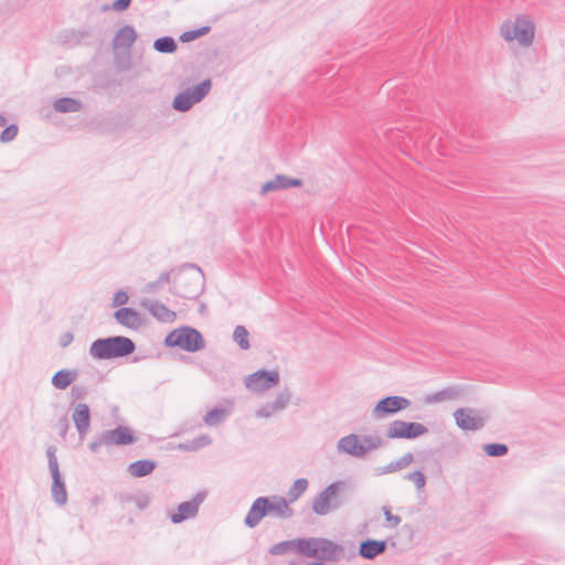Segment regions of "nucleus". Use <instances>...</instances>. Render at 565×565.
Instances as JSON below:
<instances>
[{"mask_svg": "<svg viewBox=\"0 0 565 565\" xmlns=\"http://www.w3.org/2000/svg\"><path fill=\"white\" fill-rule=\"evenodd\" d=\"M302 542L303 537H297L294 540L281 541L279 543L274 544L269 548V554L271 555H285L292 551H296L299 555L302 556Z\"/></svg>", "mask_w": 565, "mask_h": 565, "instance_id": "nucleus-23", "label": "nucleus"}, {"mask_svg": "<svg viewBox=\"0 0 565 565\" xmlns=\"http://www.w3.org/2000/svg\"><path fill=\"white\" fill-rule=\"evenodd\" d=\"M210 31H211V26H209V25H204L199 29L185 31L180 35V41L183 43L191 42V41H194L203 35H206Z\"/></svg>", "mask_w": 565, "mask_h": 565, "instance_id": "nucleus-34", "label": "nucleus"}, {"mask_svg": "<svg viewBox=\"0 0 565 565\" xmlns=\"http://www.w3.org/2000/svg\"><path fill=\"white\" fill-rule=\"evenodd\" d=\"M402 530H403V531H407V532H409V534H412V533H413V529H412V526H411V525H408V524L403 525Z\"/></svg>", "mask_w": 565, "mask_h": 565, "instance_id": "nucleus-51", "label": "nucleus"}, {"mask_svg": "<svg viewBox=\"0 0 565 565\" xmlns=\"http://www.w3.org/2000/svg\"><path fill=\"white\" fill-rule=\"evenodd\" d=\"M302 556L313 562H339L344 557V548L337 542L327 537H303Z\"/></svg>", "mask_w": 565, "mask_h": 565, "instance_id": "nucleus-4", "label": "nucleus"}, {"mask_svg": "<svg viewBox=\"0 0 565 565\" xmlns=\"http://www.w3.org/2000/svg\"><path fill=\"white\" fill-rule=\"evenodd\" d=\"M140 305L160 322H172L175 319V312L158 300L145 298L141 300Z\"/></svg>", "mask_w": 565, "mask_h": 565, "instance_id": "nucleus-19", "label": "nucleus"}, {"mask_svg": "<svg viewBox=\"0 0 565 565\" xmlns=\"http://www.w3.org/2000/svg\"><path fill=\"white\" fill-rule=\"evenodd\" d=\"M290 397H291V394L290 392L288 391V388H285L282 392H280L277 397L270 402L274 406V409H276L277 412L279 411H282L286 408V406L288 405L289 401H290Z\"/></svg>", "mask_w": 565, "mask_h": 565, "instance_id": "nucleus-36", "label": "nucleus"}, {"mask_svg": "<svg viewBox=\"0 0 565 565\" xmlns=\"http://www.w3.org/2000/svg\"><path fill=\"white\" fill-rule=\"evenodd\" d=\"M270 514L280 519H289L294 515V510L288 505L285 497H258L252 503L244 523L247 527L254 529L265 516Z\"/></svg>", "mask_w": 565, "mask_h": 565, "instance_id": "nucleus-1", "label": "nucleus"}, {"mask_svg": "<svg viewBox=\"0 0 565 565\" xmlns=\"http://www.w3.org/2000/svg\"><path fill=\"white\" fill-rule=\"evenodd\" d=\"M178 449L183 450V451H196V450H199L196 445H195L194 439L188 440L185 443H180L178 445Z\"/></svg>", "mask_w": 565, "mask_h": 565, "instance_id": "nucleus-48", "label": "nucleus"}, {"mask_svg": "<svg viewBox=\"0 0 565 565\" xmlns=\"http://www.w3.org/2000/svg\"><path fill=\"white\" fill-rule=\"evenodd\" d=\"M204 275L195 264H184L174 271L170 292L183 299H196L203 291Z\"/></svg>", "mask_w": 565, "mask_h": 565, "instance_id": "nucleus-2", "label": "nucleus"}, {"mask_svg": "<svg viewBox=\"0 0 565 565\" xmlns=\"http://www.w3.org/2000/svg\"><path fill=\"white\" fill-rule=\"evenodd\" d=\"M153 49L159 53L172 54L178 50V44L172 36L166 35L154 40Z\"/></svg>", "mask_w": 565, "mask_h": 565, "instance_id": "nucleus-29", "label": "nucleus"}, {"mask_svg": "<svg viewBox=\"0 0 565 565\" xmlns=\"http://www.w3.org/2000/svg\"><path fill=\"white\" fill-rule=\"evenodd\" d=\"M248 335L249 333L244 326H237L233 332V340L242 350H248L250 348Z\"/></svg>", "mask_w": 565, "mask_h": 565, "instance_id": "nucleus-31", "label": "nucleus"}, {"mask_svg": "<svg viewBox=\"0 0 565 565\" xmlns=\"http://www.w3.org/2000/svg\"><path fill=\"white\" fill-rule=\"evenodd\" d=\"M137 40V32L134 26L126 24L118 30L114 40L113 47L114 50L124 49L129 51Z\"/></svg>", "mask_w": 565, "mask_h": 565, "instance_id": "nucleus-22", "label": "nucleus"}, {"mask_svg": "<svg viewBox=\"0 0 565 565\" xmlns=\"http://www.w3.org/2000/svg\"><path fill=\"white\" fill-rule=\"evenodd\" d=\"M206 491H199L190 501L181 502L178 505V511L170 515V520L174 524H179L188 519L194 518L198 514L200 504L205 500Z\"/></svg>", "mask_w": 565, "mask_h": 565, "instance_id": "nucleus-15", "label": "nucleus"}, {"mask_svg": "<svg viewBox=\"0 0 565 565\" xmlns=\"http://www.w3.org/2000/svg\"><path fill=\"white\" fill-rule=\"evenodd\" d=\"M412 405L411 399L399 395L385 396L377 401L372 409L374 419L380 420L394 416Z\"/></svg>", "mask_w": 565, "mask_h": 565, "instance_id": "nucleus-12", "label": "nucleus"}, {"mask_svg": "<svg viewBox=\"0 0 565 565\" xmlns=\"http://www.w3.org/2000/svg\"><path fill=\"white\" fill-rule=\"evenodd\" d=\"M57 427H58V430H60V436L62 438H65L66 437V434L70 429V422H68V418L66 416H63L58 419L57 422Z\"/></svg>", "mask_w": 565, "mask_h": 565, "instance_id": "nucleus-44", "label": "nucleus"}, {"mask_svg": "<svg viewBox=\"0 0 565 565\" xmlns=\"http://www.w3.org/2000/svg\"><path fill=\"white\" fill-rule=\"evenodd\" d=\"M428 433V428L417 422H406L395 419L391 422L386 429L385 436L387 439H406L414 440Z\"/></svg>", "mask_w": 565, "mask_h": 565, "instance_id": "nucleus-9", "label": "nucleus"}, {"mask_svg": "<svg viewBox=\"0 0 565 565\" xmlns=\"http://www.w3.org/2000/svg\"><path fill=\"white\" fill-rule=\"evenodd\" d=\"M344 487L343 481H334L326 487L312 502V511L318 515H326L331 510H337L341 507V501L338 499L339 492Z\"/></svg>", "mask_w": 565, "mask_h": 565, "instance_id": "nucleus-10", "label": "nucleus"}, {"mask_svg": "<svg viewBox=\"0 0 565 565\" xmlns=\"http://www.w3.org/2000/svg\"><path fill=\"white\" fill-rule=\"evenodd\" d=\"M158 463L152 459H140L128 466V472L135 478H142L151 475Z\"/></svg>", "mask_w": 565, "mask_h": 565, "instance_id": "nucleus-24", "label": "nucleus"}, {"mask_svg": "<svg viewBox=\"0 0 565 565\" xmlns=\"http://www.w3.org/2000/svg\"><path fill=\"white\" fill-rule=\"evenodd\" d=\"M383 514L385 516V526L390 529H395L402 521L399 515H395L392 513L391 508L387 505H384L382 508Z\"/></svg>", "mask_w": 565, "mask_h": 565, "instance_id": "nucleus-38", "label": "nucleus"}, {"mask_svg": "<svg viewBox=\"0 0 565 565\" xmlns=\"http://www.w3.org/2000/svg\"><path fill=\"white\" fill-rule=\"evenodd\" d=\"M78 376V371L74 370H60L52 377V385L58 390H66Z\"/></svg>", "mask_w": 565, "mask_h": 565, "instance_id": "nucleus-26", "label": "nucleus"}, {"mask_svg": "<svg viewBox=\"0 0 565 565\" xmlns=\"http://www.w3.org/2000/svg\"><path fill=\"white\" fill-rule=\"evenodd\" d=\"M136 351V343L124 335L99 338L92 342L89 354L95 360L126 358Z\"/></svg>", "mask_w": 565, "mask_h": 565, "instance_id": "nucleus-3", "label": "nucleus"}, {"mask_svg": "<svg viewBox=\"0 0 565 565\" xmlns=\"http://www.w3.org/2000/svg\"><path fill=\"white\" fill-rule=\"evenodd\" d=\"M138 437L135 430L129 426L118 425L113 429H107L95 436L88 444V449L93 454H98L102 447L107 449L111 447H126L137 443Z\"/></svg>", "mask_w": 565, "mask_h": 565, "instance_id": "nucleus-6", "label": "nucleus"}, {"mask_svg": "<svg viewBox=\"0 0 565 565\" xmlns=\"http://www.w3.org/2000/svg\"><path fill=\"white\" fill-rule=\"evenodd\" d=\"M404 478L406 480L413 481L418 491L422 490L426 484V477L420 470L408 472L404 476Z\"/></svg>", "mask_w": 565, "mask_h": 565, "instance_id": "nucleus-37", "label": "nucleus"}, {"mask_svg": "<svg viewBox=\"0 0 565 565\" xmlns=\"http://www.w3.org/2000/svg\"><path fill=\"white\" fill-rule=\"evenodd\" d=\"M275 413H277V411L274 409V406L270 402H268L266 405H264L263 407H260L259 409L256 411V415L258 417H264V418H267Z\"/></svg>", "mask_w": 565, "mask_h": 565, "instance_id": "nucleus-43", "label": "nucleus"}, {"mask_svg": "<svg viewBox=\"0 0 565 565\" xmlns=\"http://www.w3.org/2000/svg\"><path fill=\"white\" fill-rule=\"evenodd\" d=\"M175 269L171 271H163L160 274L159 278L156 281H150L146 285L147 292H156L162 284L171 282V274L174 273Z\"/></svg>", "mask_w": 565, "mask_h": 565, "instance_id": "nucleus-35", "label": "nucleus"}, {"mask_svg": "<svg viewBox=\"0 0 565 565\" xmlns=\"http://www.w3.org/2000/svg\"><path fill=\"white\" fill-rule=\"evenodd\" d=\"M462 392H463V390L460 386H457V385L447 386L434 394L427 395L425 397V402L427 404H433V403H440V402H444L447 399H456L462 395Z\"/></svg>", "mask_w": 565, "mask_h": 565, "instance_id": "nucleus-25", "label": "nucleus"}, {"mask_svg": "<svg viewBox=\"0 0 565 565\" xmlns=\"http://www.w3.org/2000/svg\"><path fill=\"white\" fill-rule=\"evenodd\" d=\"M515 30L514 23H503L501 26V35L505 41L516 40Z\"/></svg>", "mask_w": 565, "mask_h": 565, "instance_id": "nucleus-40", "label": "nucleus"}, {"mask_svg": "<svg viewBox=\"0 0 565 565\" xmlns=\"http://www.w3.org/2000/svg\"><path fill=\"white\" fill-rule=\"evenodd\" d=\"M163 344L167 348H178L189 353H195L205 349L206 341L194 327L181 326L167 334Z\"/></svg>", "mask_w": 565, "mask_h": 565, "instance_id": "nucleus-5", "label": "nucleus"}, {"mask_svg": "<svg viewBox=\"0 0 565 565\" xmlns=\"http://www.w3.org/2000/svg\"><path fill=\"white\" fill-rule=\"evenodd\" d=\"M129 296L125 290H118L113 298V307L124 306L128 302Z\"/></svg>", "mask_w": 565, "mask_h": 565, "instance_id": "nucleus-41", "label": "nucleus"}, {"mask_svg": "<svg viewBox=\"0 0 565 565\" xmlns=\"http://www.w3.org/2000/svg\"><path fill=\"white\" fill-rule=\"evenodd\" d=\"M279 383L277 370H258L245 377V386L252 392L262 393L276 386Z\"/></svg>", "mask_w": 565, "mask_h": 565, "instance_id": "nucleus-14", "label": "nucleus"}, {"mask_svg": "<svg viewBox=\"0 0 565 565\" xmlns=\"http://www.w3.org/2000/svg\"><path fill=\"white\" fill-rule=\"evenodd\" d=\"M307 488L308 480L306 478L297 479L287 492L288 498L286 499L288 501V504L298 500L301 497V494L307 490Z\"/></svg>", "mask_w": 565, "mask_h": 565, "instance_id": "nucleus-30", "label": "nucleus"}, {"mask_svg": "<svg viewBox=\"0 0 565 565\" xmlns=\"http://www.w3.org/2000/svg\"><path fill=\"white\" fill-rule=\"evenodd\" d=\"M78 33H79V38H78V40H79V39H82V38H84L85 35H87V32H81V31H79Z\"/></svg>", "mask_w": 565, "mask_h": 565, "instance_id": "nucleus-53", "label": "nucleus"}, {"mask_svg": "<svg viewBox=\"0 0 565 565\" xmlns=\"http://www.w3.org/2000/svg\"><path fill=\"white\" fill-rule=\"evenodd\" d=\"M189 359H190L189 356H184V355L182 356V361H186Z\"/></svg>", "mask_w": 565, "mask_h": 565, "instance_id": "nucleus-54", "label": "nucleus"}, {"mask_svg": "<svg viewBox=\"0 0 565 565\" xmlns=\"http://www.w3.org/2000/svg\"><path fill=\"white\" fill-rule=\"evenodd\" d=\"M116 321L129 329H138L145 324L143 317L134 308L122 307L114 312Z\"/></svg>", "mask_w": 565, "mask_h": 565, "instance_id": "nucleus-18", "label": "nucleus"}, {"mask_svg": "<svg viewBox=\"0 0 565 565\" xmlns=\"http://www.w3.org/2000/svg\"><path fill=\"white\" fill-rule=\"evenodd\" d=\"M72 418L81 438H83L90 426V411L88 405L78 403L72 414Z\"/></svg>", "mask_w": 565, "mask_h": 565, "instance_id": "nucleus-20", "label": "nucleus"}, {"mask_svg": "<svg viewBox=\"0 0 565 565\" xmlns=\"http://www.w3.org/2000/svg\"><path fill=\"white\" fill-rule=\"evenodd\" d=\"M457 426L467 430H480L486 426L489 415L470 407L458 408L454 413Z\"/></svg>", "mask_w": 565, "mask_h": 565, "instance_id": "nucleus-13", "label": "nucleus"}, {"mask_svg": "<svg viewBox=\"0 0 565 565\" xmlns=\"http://www.w3.org/2000/svg\"><path fill=\"white\" fill-rule=\"evenodd\" d=\"M482 448L489 457H503L509 452V447L501 443L484 444Z\"/></svg>", "mask_w": 565, "mask_h": 565, "instance_id": "nucleus-33", "label": "nucleus"}, {"mask_svg": "<svg viewBox=\"0 0 565 565\" xmlns=\"http://www.w3.org/2000/svg\"><path fill=\"white\" fill-rule=\"evenodd\" d=\"M514 26L516 28V41L522 46H530L533 43L535 25L532 21L518 18Z\"/></svg>", "mask_w": 565, "mask_h": 565, "instance_id": "nucleus-21", "label": "nucleus"}, {"mask_svg": "<svg viewBox=\"0 0 565 565\" xmlns=\"http://www.w3.org/2000/svg\"><path fill=\"white\" fill-rule=\"evenodd\" d=\"M413 461H414V455L412 452H406L399 459L392 461L384 467L377 468L376 475L381 476V475H387V473H393V472L399 471V470L406 468L407 466H409Z\"/></svg>", "mask_w": 565, "mask_h": 565, "instance_id": "nucleus-27", "label": "nucleus"}, {"mask_svg": "<svg viewBox=\"0 0 565 565\" xmlns=\"http://www.w3.org/2000/svg\"><path fill=\"white\" fill-rule=\"evenodd\" d=\"M53 108L57 113H77L82 110L83 104L79 99L73 97H61L54 100Z\"/></svg>", "mask_w": 565, "mask_h": 565, "instance_id": "nucleus-28", "label": "nucleus"}, {"mask_svg": "<svg viewBox=\"0 0 565 565\" xmlns=\"http://www.w3.org/2000/svg\"><path fill=\"white\" fill-rule=\"evenodd\" d=\"M19 128L17 124H11L9 126H4V129L0 134V141L1 142H10L12 141L17 135H18Z\"/></svg>", "mask_w": 565, "mask_h": 565, "instance_id": "nucleus-39", "label": "nucleus"}, {"mask_svg": "<svg viewBox=\"0 0 565 565\" xmlns=\"http://www.w3.org/2000/svg\"><path fill=\"white\" fill-rule=\"evenodd\" d=\"M226 416V411L223 407H214L205 414L203 420L209 426L218 425Z\"/></svg>", "mask_w": 565, "mask_h": 565, "instance_id": "nucleus-32", "label": "nucleus"}, {"mask_svg": "<svg viewBox=\"0 0 565 565\" xmlns=\"http://www.w3.org/2000/svg\"><path fill=\"white\" fill-rule=\"evenodd\" d=\"M306 565H324L322 562H309Z\"/></svg>", "mask_w": 565, "mask_h": 565, "instance_id": "nucleus-52", "label": "nucleus"}, {"mask_svg": "<svg viewBox=\"0 0 565 565\" xmlns=\"http://www.w3.org/2000/svg\"><path fill=\"white\" fill-rule=\"evenodd\" d=\"M88 394V390L85 386L74 385L71 390V395L75 401L84 399Z\"/></svg>", "mask_w": 565, "mask_h": 565, "instance_id": "nucleus-42", "label": "nucleus"}, {"mask_svg": "<svg viewBox=\"0 0 565 565\" xmlns=\"http://www.w3.org/2000/svg\"><path fill=\"white\" fill-rule=\"evenodd\" d=\"M195 445L198 449L204 448L209 446L212 443V439L209 435H201L196 438H194Z\"/></svg>", "mask_w": 565, "mask_h": 565, "instance_id": "nucleus-47", "label": "nucleus"}, {"mask_svg": "<svg viewBox=\"0 0 565 565\" xmlns=\"http://www.w3.org/2000/svg\"><path fill=\"white\" fill-rule=\"evenodd\" d=\"M380 436L350 434L339 439L337 448L339 452L355 458H364L370 451L384 446Z\"/></svg>", "mask_w": 565, "mask_h": 565, "instance_id": "nucleus-7", "label": "nucleus"}, {"mask_svg": "<svg viewBox=\"0 0 565 565\" xmlns=\"http://www.w3.org/2000/svg\"><path fill=\"white\" fill-rule=\"evenodd\" d=\"M56 448L54 446H49L46 448V457L49 461V469L52 476V498L58 505H64L67 501V492L64 479L61 475L58 461L55 456Z\"/></svg>", "mask_w": 565, "mask_h": 565, "instance_id": "nucleus-11", "label": "nucleus"}, {"mask_svg": "<svg viewBox=\"0 0 565 565\" xmlns=\"http://www.w3.org/2000/svg\"><path fill=\"white\" fill-rule=\"evenodd\" d=\"M134 501L139 510H145L150 503V499L147 494L136 495Z\"/></svg>", "mask_w": 565, "mask_h": 565, "instance_id": "nucleus-45", "label": "nucleus"}, {"mask_svg": "<svg viewBox=\"0 0 565 565\" xmlns=\"http://www.w3.org/2000/svg\"><path fill=\"white\" fill-rule=\"evenodd\" d=\"M388 543L391 546H395V542L392 539L386 540H374L366 539L360 543L359 555L363 559L372 561L377 556L385 553Z\"/></svg>", "mask_w": 565, "mask_h": 565, "instance_id": "nucleus-16", "label": "nucleus"}, {"mask_svg": "<svg viewBox=\"0 0 565 565\" xmlns=\"http://www.w3.org/2000/svg\"><path fill=\"white\" fill-rule=\"evenodd\" d=\"M7 125V118L0 114V128Z\"/></svg>", "mask_w": 565, "mask_h": 565, "instance_id": "nucleus-50", "label": "nucleus"}, {"mask_svg": "<svg viewBox=\"0 0 565 565\" xmlns=\"http://www.w3.org/2000/svg\"><path fill=\"white\" fill-rule=\"evenodd\" d=\"M131 4V0H115L111 4V9L118 12L127 10Z\"/></svg>", "mask_w": 565, "mask_h": 565, "instance_id": "nucleus-46", "label": "nucleus"}, {"mask_svg": "<svg viewBox=\"0 0 565 565\" xmlns=\"http://www.w3.org/2000/svg\"><path fill=\"white\" fill-rule=\"evenodd\" d=\"M212 82L210 78L203 79L193 87L175 95L172 100V108L180 113L189 111L195 104L203 100L210 93Z\"/></svg>", "mask_w": 565, "mask_h": 565, "instance_id": "nucleus-8", "label": "nucleus"}, {"mask_svg": "<svg viewBox=\"0 0 565 565\" xmlns=\"http://www.w3.org/2000/svg\"><path fill=\"white\" fill-rule=\"evenodd\" d=\"M301 185L302 180L299 178H291L286 174H277L273 180H269L262 185L260 194L266 195L274 191L299 188Z\"/></svg>", "mask_w": 565, "mask_h": 565, "instance_id": "nucleus-17", "label": "nucleus"}, {"mask_svg": "<svg viewBox=\"0 0 565 565\" xmlns=\"http://www.w3.org/2000/svg\"><path fill=\"white\" fill-rule=\"evenodd\" d=\"M73 340H74L73 333L70 331L65 332L60 338V345L62 348H66L67 345H70L72 343Z\"/></svg>", "mask_w": 565, "mask_h": 565, "instance_id": "nucleus-49", "label": "nucleus"}]
</instances>
